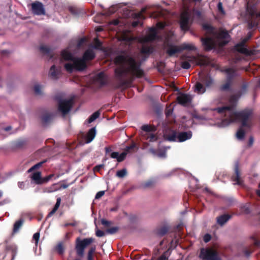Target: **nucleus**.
I'll return each instance as SVG.
<instances>
[{
  "label": "nucleus",
  "mask_w": 260,
  "mask_h": 260,
  "mask_svg": "<svg viewBox=\"0 0 260 260\" xmlns=\"http://www.w3.org/2000/svg\"><path fill=\"white\" fill-rule=\"evenodd\" d=\"M46 162V160H43L42 161H40V162L37 163V164H36V165H34L32 167H31L30 169H29L27 171V172L30 173L36 170L39 169L41 167H42L43 164Z\"/></svg>",
  "instance_id": "nucleus-44"
},
{
  "label": "nucleus",
  "mask_w": 260,
  "mask_h": 260,
  "mask_svg": "<svg viewBox=\"0 0 260 260\" xmlns=\"http://www.w3.org/2000/svg\"><path fill=\"white\" fill-rule=\"evenodd\" d=\"M129 221L131 223H135L137 221V217L136 215H131L129 217Z\"/></svg>",
  "instance_id": "nucleus-64"
},
{
  "label": "nucleus",
  "mask_w": 260,
  "mask_h": 260,
  "mask_svg": "<svg viewBox=\"0 0 260 260\" xmlns=\"http://www.w3.org/2000/svg\"><path fill=\"white\" fill-rule=\"evenodd\" d=\"M141 129L147 133H150V132H154L156 130V128L154 126H151L147 124L143 125L142 126Z\"/></svg>",
  "instance_id": "nucleus-42"
},
{
  "label": "nucleus",
  "mask_w": 260,
  "mask_h": 260,
  "mask_svg": "<svg viewBox=\"0 0 260 260\" xmlns=\"http://www.w3.org/2000/svg\"><path fill=\"white\" fill-rule=\"evenodd\" d=\"M119 228L117 226L112 227L106 230V233L110 234H114L118 232Z\"/></svg>",
  "instance_id": "nucleus-55"
},
{
  "label": "nucleus",
  "mask_w": 260,
  "mask_h": 260,
  "mask_svg": "<svg viewBox=\"0 0 260 260\" xmlns=\"http://www.w3.org/2000/svg\"><path fill=\"white\" fill-rule=\"evenodd\" d=\"M145 137L146 139L149 140L150 142H155L157 140V137L153 134L147 133Z\"/></svg>",
  "instance_id": "nucleus-48"
},
{
  "label": "nucleus",
  "mask_w": 260,
  "mask_h": 260,
  "mask_svg": "<svg viewBox=\"0 0 260 260\" xmlns=\"http://www.w3.org/2000/svg\"><path fill=\"white\" fill-rule=\"evenodd\" d=\"M58 102V109L63 116L66 115L71 110L74 102L72 98L69 100H57Z\"/></svg>",
  "instance_id": "nucleus-6"
},
{
  "label": "nucleus",
  "mask_w": 260,
  "mask_h": 260,
  "mask_svg": "<svg viewBox=\"0 0 260 260\" xmlns=\"http://www.w3.org/2000/svg\"><path fill=\"white\" fill-rule=\"evenodd\" d=\"M100 115V112L98 111L94 112L88 119V123H90L98 118Z\"/></svg>",
  "instance_id": "nucleus-46"
},
{
  "label": "nucleus",
  "mask_w": 260,
  "mask_h": 260,
  "mask_svg": "<svg viewBox=\"0 0 260 260\" xmlns=\"http://www.w3.org/2000/svg\"><path fill=\"white\" fill-rule=\"evenodd\" d=\"M41 88L42 86L40 85L37 84L35 85L34 91L35 93L37 95H41L42 94Z\"/></svg>",
  "instance_id": "nucleus-57"
},
{
  "label": "nucleus",
  "mask_w": 260,
  "mask_h": 260,
  "mask_svg": "<svg viewBox=\"0 0 260 260\" xmlns=\"http://www.w3.org/2000/svg\"><path fill=\"white\" fill-rule=\"evenodd\" d=\"M221 72H224L227 74L225 81L233 84V80L236 76V70L233 68H226L222 70Z\"/></svg>",
  "instance_id": "nucleus-13"
},
{
  "label": "nucleus",
  "mask_w": 260,
  "mask_h": 260,
  "mask_svg": "<svg viewBox=\"0 0 260 260\" xmlns=\"http://www.w3.org/2000/svg\"><path fill=\"white\" fill-rule=\"evenodd\" d=\"M127 154L126 152H125L124 151L120 154H119L118 152H113L111 153L110 156L113 158H116L117 161L120 162L125 159Z\"/></svg>",
  "instance_id": "nucleus-24"
},
{
  "label": "nucleus",
  "mask_w": 260,
  "mask_h": 260,
  "mask_svg": "<svg viewBox=\"0 0 260 260\" xmlns=\"http://www.w3.org/2000/svg\"><path fill=\"white\" fill-rule=\"evenodd\" d=\"M243 127H242L241 125L236 133L237 138L239 140H242L245 137V132L243 129Z\"/></svg>",
  "instance_id": "nucleus-38"
},
{
  "label": "nucleus",
  "mask_w": 260,
  "mask_h": 260,
  "mask_svg": "<svg viewBox=\"0 0 260 260\" xmlns=\"http://www.w3.org/2000/svg\"><path fill=\"white\" fill-rule=\"evenodd\" d=\"M94 239L93 238H87L81 239L78 237L75 241V250L77 256L82 257L84 254L85 248L93 243Z\"/></svg>",
  "instance_id": "nucleus-4"
},
{
  "label": "nucleus",
  "mask_w": 260,
  "mask_h": 260,
  "mask_svg": "<svg viewBox=\"0 0 260 260\" xmlns=\"http://www.w3.org/2000/svg\"><path fill=\"white\" fill-rule=\"evenodd\" d=\"M154 182L153 180H148L142 184V186L144 188H150L154 186Z\"/></svg>",
  "instance_id": "nucleus-52"
},
{
  "label": "nucleus",
  "mask_w": 260,
  "mask_h": 260,
  "mask_svg": "<svg viewBox=\"0 0 260 260\" xmlns=\"http://www.w3.org/2000/svg\"><path fill=\"white\" fill-rule=\"evenodd\" d=\"M258 24V22H256L255 21H249L248 23V28L250 29H251L254 27H256L257 26Z\"/></svg>",
  "instance_id": "nucleus-59"
},
{
  "label": "nucleus",
  "mask_w": 260,
  "mask_h": 260,
  "mask_svg": "<svg viewBox=\"0 0 260 260\" xmlns=\"http://www.w3.org/2000/svg\"><path fill=\"white\" fill-rule=\"evenodd\" d=\"M55 249L59 255L63 254L64 251V248L62 243H58L55 247Z\"/></svg>",
  "instance_id": "nucleus-49"
},
{
  "label": "nucleus",
  "mask_w": 260,
  "mask_h": 260,
  "mask_svg": "<svg viewBox=\"0 0 260 260\" xmlns=\"http://www.w3.org/2000/svg\"><path fill=\"white\" fill-rule=\"evenodd\" d=\"M183 59L186 60L188 62L194 64L196 65V61L198 59L197 56L191 55V56H185L182 57Z\"/></svg>",
  "instance_id": "nucleus-40"
},
{
  "label": "nucleus",
  "mask_w": 260,
  "mask_h": 260,
  "mask_svg": "<svg viewBox=\"0 0 260 260\" xmlns=\"http://www.w3.org/2000/svg\"><path fill=\"white\" fill-rule=\"evenodd\" d=\"M96 250V246L93 245L90 247L87 255V260H94V254Z\"/></svg>",
  "instance_id": "nucleus-34"
},
{
  "label": "nucleus",
  "mask_w": 260,
  "mask_h": 260,
  "mask_svg": "<svg viewBox=\"0 0 260 260\" xmlns=\"http://www.w3.org/2000/svg\"><path fill=\"white\" fill-rule=\"evenodd\" d=\"M40 238V233L37 232L34 234L33 239L35 241L36 245H37Z\"/></svg>",
  "instance_id": "nucleus-61"
},
{
  "label": "nucleus",
  "mask_w": 260,
  "mask_h": 260,
  "mask_svg": "<svg viewBox=\"0 0 260 260\" xmlns=\"http://www.w3.org/2000/svg\"><path fill=\"white\" fill-rule=\"evenodd\" d=\"M203 29L207 31V32L210 35H213L214 34L215 28L211 25L205 23L202 25Z\"/></svg>",
  "instance_id": "nucleus-36"
},
{
  "label": "nucleus",
  "mask_w": 260,
  "mask_h": 260,
  "mask_svg": "<svg viewBox=\"0 0 260 260\" xmlns=\"http://www.w3.org/2000/svg\"><path fill=\"white\" fill-rule=\"evenodd\" d=\"M218 38L220 39H226L230 38V35L226 30H221L219 32Z\"/></svg>",
  "instance_id": "nucleus-47"
},
{
  "label": "nucleus",
  "mask_w": 260,
  "mask_h": 260,
  "mask_svg": "<svg viewBox=\"0 0 260 260\" xmlns=\"http://www.w3.org/2000/svg\"><path fill=\"white\" fill-rule=\"evenodd\" d=\"M240 97V94H238L237 92L235 94L231 95L229 98V102L231 105L229 106H226V107H233V110L235 111L236 104Z\"/></svg>",
  "instance_id": "nucleus-23"
},
{
  "label": "nucleus",
  "mask_w": 260,
  "mask_h": 260,
  "mask_svg": "<svg viewBox=\"0 0 260 260\" xmlns=\"http://www.w3.org/2000/svg\"><path fill=\"white\" fill-rule=\"evenodd\" d=\"M180 46H175L173 45H170L168 46V48L167 50V53L170 56H172L176 53L180 52Z\"/></svg>",
  "instance_id": "nucleus-22"
},
{
  "label": "nucleus",
  "mask_w": 260,
  "mask_h": 260,
  "mask_svg": "<svg viewBox=\"0 0 260 260\" xmlns=\"http://www.w3.org/2000/svg\"><path fill=\"white\" fill-rule=\"evenodd\" d=\"M231 217L229 214H223L217 217V222L220 225L225 224Z\"/></svg>",
  "instance_id": "nucleus-28"
},
{
  "label": "nucleus",
  "mask_w": 260,
  "mask_h": 260,
  "mask_svg": "<svg viewBox=\"0 0 260 260\" xmlns=\"http://www.w3.org/2000/svg\"><path fill=\"white\" fill-rule=\"evenodd\" d=\"M201 41L206 51H211L215 48V43L211 37L201 38Z\"/></svg>",
  "instance_id": "nucleus-9"
},
{
  "label": "nucleus",
  "mask_w": 260,
  "mask_h": 260,
  "mask_svg": "<svg viewBox=\"0 0 260 260\" xmlns=\"http://www.w3.org/2000/svg\"><path fill=\"white\" fill-rule=\"evenodd\" d=\"M114 62L118 66L114 71L117 81L116 89L129 87L135 78H141L145 75L141 62L131 53L122 51L114 58Z\"/></svg>",
  "instance_id": "nucleus-1"
},
{
  "label": "nucleus",
  "mask_w": 260,
  "mask_h": 260,
  "mask_svg": "<svg viewBox=\"0 0 260 260\" xmlns=\"http://www.w3.org/2000/svg\"><path fill=\"white\" fill-rule=\"evenodd\" d=\"M31 179L37 184H42L41 173L40 172H34L30 177Z\"/></svg>",
  "instance_id": "nucleus-29"
},
{
  "label": "nucleus",
  "mask_w": 260,
  "mask_h": 260,
  "mask_svg": "<svg viewBox=\"0 0 260 260\" xmlns=\"http://www.w3.org/2000/svg\"><path fill=\"white\" fill-rule=\"evenodd\" d=\"M168 230L169 229L167 226H164L156 230V234L158 236H162L167 234Z\"/></svg>",
  "instance_id": "nucleus-41"
},
{
  "label": "nucleus",
  "mask_w": 260,
  "mask_h": 260,
  "mask_svg": "<svg viewBox=\"0 0 260 260\" xmlns=\"http://www.w3.org/2000/svg\"><path fill=\"white\" fill-rule=\"evenodd\" d=\"M181 52L183 50H196V47L191 44L183 43L180 45Z\"/></svg>",
  "instance_id": "nucleus-32"
},
{
  "label": "nucleus",
  "mask_w": 260,
  "mask_h": 260,
  "mask_svg": "<svg viewBox=\"0 0 260 260\" xmlns=\"http://www.w3.org/2000/svg\"><path fill=\"white\" fill-rule=\"evenodd\" d=\"M178 135L175 131H172L167 136V139L170 141H176L177 139Z\"/></svg>",
  "instance_id": "nucleus-45"
},
{
  "label": "nucleus",
  "mask_w": 260,
  "mask_h": 260,
  "mask_svg": "<svg viewBox=\"0 0 260 260\" xmlns=\"http://www.w3.org/2000/svg\"><path fill=\"white\" fill-rule=\"evenodd\" d=\"M197 60L196 61V65L197 66H206L208 64V60L206 57L204 56L199 55L197 56Z\"/></svg>",
  "instance_id": "nucleus-33"
},
{
  "label": "nucleus",
  "mask_w": 260,
  "mask_h": 260,
  "mask_svg": "<svg viewBox=\"0 0 260 260\" xmlns=\"http://www.w3.org/2000/svg\"><path fill=\"white\" fill-rule=\"evenodd\" d=\"M26 144V141L25 140H19L15 143V146L17 148H21Z\"/></svg>",
  "instance_id": "nucleus-54"
},
{
  "label": "nucleus",
  "mask_w": 260,
  "mask_h": 260,
  "mask_svg": "<svg viewBox=\"0 0 260 260\" xmlns=\"http://www.w3.org/2000/svg\"><path fill=\"white\" fill-rule=\"evenodd\" d=\"M53 176H54V174H50L49 175H48L45 177L42 178V184H43L44 183H46L48 181H49L52 178V177H53Z\"/></svg>",
  "instance_id": "nucleus-60"
},
{
  "label": "nucleus",
  "mask_w": 260,
  "mask_h": 260,
  "mask_svg": "<svg viewBox=\"0 0 260 260\" xmlns=\"http://www.w3.org/2000/svg\"><path fill=\"white\" fill-rule=\"evenodd\" d=\"M96 135L95 127L90 128L87 133L85 135L84 139L86 143H90L95 138Z\"/></svg>",
  "instance_id": "nucleus-14"
},
{
  "label": "nucleus",
  "mask_w": 260,
  "mask_h": 260,
  "mask_svg": "<svg viewBox=\"0 0 260 260\" xmlns=\"http://www.w3.org/2000/svg\"><path fill=\"white\" fill-rule=\"evenodd\" d=\"M245 43L242 41L241 42L235 45L236 50L242 53H247L248 49L244 47Z\"/></svg>",
  "instance_id": "nucleus-30"
},
{
  "label": "nucleus",
  "mask_w": 260,
  "mask_h": 260,
  "mask_svg": "<svg viewBox=\"0 0 260 260\" xmlns=\"http://www.w3.org/2000/svg\"><path fill=\"white\" fill-rule=\"evenodd\" d=\"M138 148L135 142H133L131 145L126 147L124 149V151L126 152V153L135 152L138 150Z\"/></svg>",
  "instance_id": "nucleus-37"
},
{
  "label": "nucleus",
  "mask_w": 260,
  "mask_h": 260,
  "mask_svg": "<svg viewBox=\"0 0 260 260\" xmlns=\"http://www.w3.org/2000/svg\"><path fill=\"white\" fill-rule=\"evenodd\" d=\"M93 81L95 83L103 86L107 83V77L103 72H101L93 77Z\"/></svg>",
  "instance_id": "nucleus-11"
},
{
  "label": "nucleus",
  "mask_w": 260,
  "mask_h": 260,
  "mask_svg": "<svg viewBox=\"0 0 260 260\" xmlns=\"http://www.w3.org/2000/svg\"><path fill=\"white\" fill-rule=\"evenodd\" d=\"M219 113H224L225 116V120L229 123L239 121L241 122L242 127L250 128L251 124L249 121L253 114L251 109L246 108L240 111L236 112L233 110V107H221L217 108Z\"/></svg>",
  "instance_id": "nucleus-2"
},
{
  "label": "nucleus",
  "mask_w": 260,
  "mask_h": 260,
  "mask_svg": "<svg viewBox=\"0 0 260 260\" xmlns=\"http://www.w3.org/2000/svg\"><path fill=\"white\" fill-rule=\"evenodd\" d=\"M24 222V220L23 219H20L19 220L16 221L14 224L13 227V233L14 234L17 233L19 229L21 228L22 225H23Z\"/></svg>",
  "instance_id": "nucleus-35"
},
{
  "label": "nucleus",
  "mask_w": 260,
  "mask_h": 260,
  "mask_svg": "<svg viewBox=\"0 0 260 260\" xmlns=\"http://www.w3.org/2000/svg\"><path fill=\"white\" fill-rule=\"evenodd\" d=\"M192 133L190 131L179 133L177 136L178 141L180 142H184L190 139Z\"/></svg>",
  "instance_id": "nucleus-17"
},
{
  "label": "nucleus",
  "mask_w": 260,
  "mask_h": 260,
  "mask_svg": "<svg viewBox=\"0 0 260 260\" xmlns=\"http://www.w3.org/2000/svg\"><path fill=\"white\" fill-rule=\"evenodd\" d=\"M72 62L67 63L64 66V69L69 73H71L74 70L82 71L87 68L86 62L82 58L75 57Z\"/></svg>",
  "instance_id": "nucleus-3"
},
{
  "label": "nucleus",
  "mask_w": 260,
  "mask_h": 260,
  "mask_svg": "<svg viewBox=\"0 0 260 260\" xmlns=\"http://www.w3.org/2000/svg\"><path fill=\"white\" fill-rule=\"evenodd\" d=\"M233 83L225 81L219 86V90L221 92H229L232 91Z\"/></svg>",
  "instance_id": "nucleus-26"
},
{
  "label": "nucleus",
  "mask_w": 260,
  "mask_h": 260,
  "mask_svg": "<svg viewBox=\"0 0 260 260\" xmlns=\"http://www.w3.org/2000/svg\"><path fill=\"white\" fill-rule=\"evenodd\" d=\"M200 80L206 88L211 87L214 84V79L209 75L204 76Z\"/></svg>",
  "instance_id": "nucleus-16"
},
{
  "label": "nucleus",
  "mask_w": 260,
  "mask_h": 260,
  "mask_svg": "<svg viewBox=\"0 0 260 260\" xmlns=\"http://www.w3.org/2000/svg\"><path fill=\"white\" fill-rule=\"evenodd\" d=\"M157 38V31L155 28H151L149 34L145 37L146 42H151L155 40Z\"/></svg>",
  "instance_id": "nucleus-21"
},
{
  "label": "nucleus",
  "mask_w": 260,
  "mask_h": 260,
  "mask_svg": "<svg viewBox=\"0 0 260 260\" xmlns=\"http://www.w3.org/2000/svg\"><path fill=\"white\" fill-rule=\"evenodd\" d=\"M217 8L218 11L222 14H224L225 12L224 11L223 8L222 7V4L221 2H219L217 5Z\"/></svg>",
  "instance_id": "nucleus-63"
},
{
  "label": "nucleus",
  "mask_w": 260,
  "mask_h": 260,
  "mask_svg": "<svg viewBox=\"0 0 260 260\" xmlns=\"http://www.w3.org/2000/svg\"><path fill=\"white\" fill-rule=\"evenodd\" d=\"M127 171L126 169H123L116 172V176L119 178H123L126 175Z\"/></svg>",
  "instance_id": "nucleus-51"
},
{
  "label": "nucleus",
  "mask_w": 260,
  "mask_h": 260,
  "mask_svg": "<svg viewBox=\"0 0 260 260\" xmlns=\"http://www.w3.org/2000/svg\"><path fill=\"white\" fill-rule=\"evenodd\" d=\"M247 85L246 83H244L242 85L241 87V89L237 92L238 94H240V96L242 95L245 94L247 91Z\"/></svg>",
  "instance_id": "nucleus-53"
},
{
  "label": "nucleus",
  "mask_w": 260,
  "mask_h": 260,
  "mask_svg": "<svg viewBox=\"0 0 260 260\" xmlns=\"http://www.w3.org/2000/svg\"><path fill=\"white\" fill-rule=\"evenodd\" d=\"M177 99L179 104L184 106L189 104L191 101L190 96L185 93L181 94L177 97Z\"/></svg>",
  "instance_id": "nucleus-15"
},
{
  "label": "nucleus",
  "mask_w": 260,
  "mask_h": 260,
  "mask_svg": "<svg viewBox=\"0 0 260 260\" xmlns=\"http://www.w3.org/2000/svg\"><path fill=\"white\" fill-rule=\"evenodd\" d=\"M31 6V11L36 15H42L45 14V10L43 4L39 1H35L32 3Z\"/></svg>",
  "instance_id": "nucleus-8"
},
{
  "label": "nucleus",
  "mask_w": 260,
  "mask_h": 260,
  "mask_svg": "<svg viewBox=\"0 0 260 260\" xmlns=\"http://www.w3.org/2000/svg\"><path fill=\"white\" fill-rule=\"evenodd\" d=\"M95 57V52L91 49L86 50L83 55L82 58L86 62V61L93 60Z\"/></svg>",
  "instance_id": "nucleus-18"
},
{
  "label": "nucleus",
  "mask_w": 260,
  "mask_h": 260,
  "mask_svg": "<svg viewBox=\"0 0 260 260\" xmlns=\"http://www.w3.org/2000/svg\"><path fill=\"white\" fill-rule=\"evenodd\" d=\"M246 10L252 19L257 18L260 20V9H258L256 4L247 3Z\"/></svg>",
  "instance_id": "nucleus-7"
},
{
  "label": "nucleus",
  "mask_w": 260,
  "mask_h": 260,
  "mask_svg": "<svg viewBox=\"0 0 260 260\" xmlns=\"http://www.w3.org/2000/svg\"><path fill=\"white\" fill-rule=\"evenodd\" d=\"M7 249L10 250L12 253L11 260H14V258L17 254V248L15 245H9L7 247Z\"/></svg>",
  "instance_id": "nucleus-39"
},
{
  "label": "nucleus",
  "mask_w": 260,
  "mask_h": 260,
  "mask_svg": "<svg viewBox=\"0 0 260 260\" xmlns=\"http://www.w3.org/2000/svg\"><path fill=\"white\" fill-rule=\"evenodd\" d=\"M102 43L98 39L96 38L94 40V48L98 50H102Z\"/></svg>",
  "instance_id": "nucleus-50"
},
{
  "label": "nucleus",
  "mask_w": 260,
  "mask_h": 260,
  "mask_svg": "<svg viewBox=\"0 0 260 260\" xmlns=\"http://www.w3.org/2000/svg\"><path fill=\"white\" fill-rule=\"evenodd\" d=\"M189 17L187 13L181 14L180 21V27L182 30L187 31L189 28Z\"/></svg>",
  "instance_id": "nucleus-10"
},
{
  "label": "nucleus",
  "mask_w": 260,
  "mask_h": 260,
  "mask_svg": "<svg viewBox=\"0 0 260 260\" xmlns=\"http://www.w3.org/2000/svg\"><path fill=\"white\" fill-rule=\"evenodd\" d=\"M53 114L49 112L44 113L41 116V121L43 125H45L49 123L53 119Z\"/></svg>",
  "instance_id": "nucleus-25"
},
{
  "label": "nucleus",
  "mask_w": 260,
  "mask_h": 260,
  "mask_svg": "<svg viewBox=\"0 0 260 260\" xmlns=\"http://www.w3.org/2000/svg\"><path fill=\"white\" fill-rule=\"evenodd\" d=\"M235 174L232 177V180L233 181L236 182V183L238 185H241L242 183V181L240 178V171L239 170V163L237 161L235 164L234 167Z\"/></svg>",
  "instance_id": "nucleus-12"
},
{
  "label": "nucleus",
  "mask_w": 260,
  "mask_h": 260,
  "mask_svg": "<svg viewBox=\"0 0 260 260\" xmlns=\"http://www.w3.org/2000/svg\"><path fill=\"white\" fill-rule=\"evenodd\" d=\"M61 56L64 60L71 61L75 57L68 49H64L61 52Z\"/></svg>",
  "instance_id": "nucleus-20"
},
{
  "label": "nucleus",
  "mask_w": 260,
  "mask_h": 260,
  "mask_svg": "<svg viewBox=\"0 0 260 260\" xmlns=\"http://www.w3.org/2000/svg\"><path fill=\"white\" fill-rule=\"evenodd\" d=\"M40 51L43 54L47 55L49 59H52L53 57V54L51 53L50 49L46 46H41L40 47Z\"/></svg>",
  "instance_id": "nucleus-31"
},
{
  "label": "nucleus",
  "mask_w": 260,
  "mask_h": 260,
  "mask_svg": "<svg viewBox=\"0 0 260 260\" xmlns=\"http://www.w3.org/2000/svg\"><path fill=\"white\" fill-rule=\"evenodd\" d=\"M69 9L71 13L74 15H77L79 13V10L76 7H70Z\"/></svg>",
  "instance_id": "nucleus-58"
},
{
  "label": "nucleus",
  "mask_w": 260,
  "mask_h": 260,
  "mask_svg": "<svg viewBox=\"0 0 260 260\" xmlns=\"http://www.w3.org/2000/svg\"><path fill=\"white\" fill-rule=\"evenodd\" d=\"M194 87V92L198 94H203L206 91V87L200 80L196 83Z\"/></svg>",
  "instance_id": "nucleus-19"
},
{
  "label": "nucleus",
  "mask_w": 260,
  "mask_h": 260,
  "mask_svg": "<svg viewBox=\"0 0 260 260\" xmlns=\"http://www.w3.org/2000/svg\"><path fill=\"white\" fill-rule=\"evenodd\" d=\"M49 74L51 79L56 80L59 77L58 76L60 74V71L56 69L55 65H53L50 68Z\"/></svg>",
  "instance_id": "nucleus-27"
},
{
  "label": "nucleus",
  "mask_w": 260,
  "mask_h": 260,
  "mask_svg": "<svg viewBox=\"0 0 260 260\" xmlns=\"http://www.w3.org/2000/svg\"><path fill=\"white\" fill-rule=\"evenodd\" d=\"M181 67L183 69H189L191 66L190 64L186 60H184V61L181 62Z\"/></svg>",
  "instance_id": "nucleus-56"
},
{
  "label": "nucleus",
  "mask_w": 260,
  "mask_h": 260,
  "mask_svg": "<svg viewBox=\"0 0 260 260\" xmlns=\"http://www.w3.org/2000/svg\"><path fill=\"white\" fill-rule=\"evenodd\" d=\"M211 239V236L209 234H206L204 235L203 237L204 241L205 243H207L209 242Z\"/></svg>",
  "instance_id": "nucleus-62"
},
{
  "label": "nucleus",
  "mask_w": 260,
  "mask_h": 260,
  "mask_svg": "<svg viewBox=\"0 0 260 260\" xmlns=\"http://www.w3.org/2000/svg\"><path fill=\"white\" fill-rule=\"evenodd\" d=\"M152 52L153 48L150 46H143L141 50V53L146 55H150Z\"/></svg>",
  "instance_id": "nucleus-43"
},
{
  "label": "nucleus",
  "mask_w": 260,
  "mask_h": 260,
  "mask_svg": "<svg viewBox=\"0 0 260 260\" xmlns=\"http://www.w3.org/2000/svg\"><path fill=\"white\" fill-rule=\"evenodd\" d=\"M199 257L203 260H222L218 251L211 248H201Z\"/></svg>",
  "instance_id": "nucleus-5"
}]
</instances>
